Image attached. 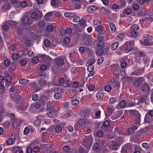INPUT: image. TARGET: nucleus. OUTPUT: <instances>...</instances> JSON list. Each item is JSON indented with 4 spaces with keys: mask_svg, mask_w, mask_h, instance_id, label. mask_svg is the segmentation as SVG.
<instances>
[{
    "mask_svg": "<svg viewBox=\"0 0 153 153\" xmlns=\"http://www.w3.org/2000/svg\"><path fill=\"white\" fill-rule=\"evenodd\" d=\"M16 88L15 87H12L10 88V94L11 99L13 100L16 102L17 103L19 101L21 100L20 95L18 94L16 89Z\"/></svg>",
    "mask_w": 153,
    "mask_h": 153,
    "instance_id": "f257e3e1",
    "label": "nucleus"
},
{
    "mask_svg": "<svg viewBox=\"0 0 153 153\" xmlns=\"http://www.w3.org/2000/svg\"><path fill=\"white\" fill-rule=\"evenodd\" d=\"M134 45V42L133 41L127 42L124 44V49L125 50V52L128 53L132 49Z\"/></svg>",
    "mask_w": 153,
    "mask_h": 153,
    "instance_id": "f03ea898",
    "label": "nucleus"
},
{
    "mask_svg": "<svg viewBox=\"0 0 153 153\" xmlns=\"http://www.w3.org/2000/svg\"><path fill=\"white\" fill-rule=\"evenodd\" d=\"M150 40L149 36L146 35L143 36L142 39L140 40V42L142 45L145 46H150L152 45L150 42Z\"/></svg>",
    "mask_w": 153,
    "mask_h": 153,
    "instance_id": "7ed1b4c3",
    "label": "nucleus"
},
{
    "mask_svg": "<svg viewBox=\"0 0 153 153\" xmlns=\"http://www.w3.org/2000/svg\"><path fill=\"white\" fill-rule=\"evenodd\" d=\"M145 81L143 77H140L135 79L133 82V85L135 87L140 86L141 84Z\"/></svg>",
    "mask_w": 153,
    "mask_h": 153,
    "instance_id": "20e7f679",
    "label": "nucleus"
},
{
    "mask_svg": "<svg viewBox=\"0 0 153 153\" xmlns=\"http://www.w3.org/2000/svg\"><path fill=\"white\" fill-rule=\"evenodd\" d=\"M23 23L27 25H29L32 24L33 21L30 18L27 16H24L22 19Z\"/></svg>",
    "mask_w": 153,
    "mask_h": 153,
    "instance_id": "39448f33",
    "label": "nucleus"
},
{
    "mask_svg": "<svg viewBox=\"0 0 153 153\" xmlns=\"http://www.w3.org/2000/svg\"><path fill=\"white\" fill-rule=\"evenodd\" d=\"M83 145L87 149H89L91 147L92 143L90 139L84 138L83 142Z\"/></svg>",
    "mask_w": 153,
    "mask_h": 153,
    "instance_id": "423d86ee",
    "label": "nucleus"
},
{
    "mask_svg": "<svg viewBox=\"0 0 153 153\" xmlns=\"http://www.w3.org/2000/svg\"><path fill=\"white\" fill-rule=\"evenodd\" d=\"M17 137V135L16 134H13L11 135L12 138H10L7 139V143L8 145H11L13 144L15 142V140Z\"/></svg>",
    "mask_w": 153,
    "mask_h": 153,
    "instance_id": "0eeeda50",
    "label": "nucleus"
},
{
    "mask_svg": "<svg viewBox=\"0 0 153 153\" xmlns=\"http://www.w3.org/2000/svg\"><path fill=\"white\" fill-rule=\"evenodd\" d=\"M103 37L101 36H99L98 37V42L97 44V47L98 48H102L104 45L103 41L104 40Z\"/></svg>",
    "mask_w": 153,
    "mask_h": 153,
    "instance_id": "6e6552de",
    "label": "nucleus"
},
{
    "mask_svg": "<svg viewBox=\"0 0 153 153\" xmlns=\"http://www.w3.org/2000/svg\"><path fill=\"white\" fill-rule=\"evenodd\" d=\"M144 70L145 68H142L139 70L134 71L132 74L135 76H140L144 73Z\"/></svg>",
    "mask_w": 153,
    "mask_h": 153,
    "instance_id": "1a4fd4ad",
    "label": "nucleus"
},
{
    "mask_svg": "<svg viewBox=\"0 0 153 153\" xmlns=\"http://www.w3.org/2000/svg\"><path fill=\"white\" fill-rule=\"evenodd\" d=\"M134 112L137 114V115L135 117V118L134 120L135 123L137 124H139L140 123V116L138 112L137 111H134Z\"/></svg>",
    "mask_w": 153,
    "mask_h": 153,
    "instance_id": "9d476101",
    "label": "nucleus"
},
{
    "mask_svg": "<svg viewBox=\"0 0 153 153\" xmlns=\"http://www.w3.org/2000/svg\"><path fill=\"white\" fill-rule=\"evenodd\" d=\"M149 87L148 83L144 82L141 86V89L143 91L146 92L149 89Z\"/></svg>",
    "mask_w": 153,
    "mask_h": 153,
    "instance_id": "9b49d317",
    "label": "nucleus"
},
{
    "mask_svg": "<svg viewBox=\"0 0 153 153\" xmlns=\"http://www.w3.org/2000/svg\"><path fill=\"white\" fill-rule=\"evenodd\" d=\"M134 54L135 55H136L140 58H142L146 56L145 53L144 51H137Z\"/></svg>",
    "mask_w": 153,
    "mask_h": 153,
    "instance_id": "f8f14e48",
    "label": "nucleus"
},
{
    "mask_svg": "<svg viewBox=\"0 0 153 153\" xmlns=\"http://www.w3.org/2000/svg\"><path fill=\"white\" fill-rule=\"evenodd\" d=\"M152 117L149 115L148 114L146 113L144 118L145 122L149 123L152 122Z\"/></svg>",
    "mask_w": 153,
    "mask_h": 153,
    "instance_id": "ddd939ff",
    "label": "nucleus"
},
{
    "mask_svg": "<svg viewBox=\"0 0 153 153\" xmlns=\"http://www.w3.org/2000/svg\"><path fill=\"white\" fill-rule=\"evenodd\" d=\"M72 103L73 105H76L79 103V101L77 99L76 96L74 95L71 98Z\"/></svg>",
    "mask_w": 153,
    "mask_h": 153,
    "instance_id": "4468645a",
    "label": "nucleus"
},
{
    "mask_svg": "<svg viewBox=\"0 0 153 153\" xmlns=\"http://www.w3.org/2000/svg\"><path fill=\"white\" fill-rule=\"evenodd\" d=\"M22 123L21 121L19 119H16L14 120L12 126L13 127L15 128H16L17 127L21 125Z\"/></svg>",
    "mask_w": 153,
    "mask_h": 153,
    "instance_id": "2eb2a0df",
    "label": "nucleus"
},
{
    "mask_svg": "<svg viewBox=\"0 0 153 153\" xmlns=\"http://www.w3.org/2000/svg\"><path fill=\"white\" fill-rule=\"evenodd\" d=\"M111 85L114 87H116L119 88L120 86V82L118 80H116L114 79L111 80Z\"/></svg>",
    "mask_w": 153,
    "mask_h": 153,
    "instance_id": "dca6fc26",
    "label": "nucleus"
},
{
    "mask_svg": "<svg viewBox=\"0 0 153 153\" xmlns=\"http://www.w3.org/2000/svg\"><path fill=\"white\" fill-rule=\"evenodd\" d=\"M46 114L50 117H54L57 116V113L55 111H50L47 112Z\"/></svg>",
    "mask_w": 153,
    "mask_h": 153,
    "instance_id": "f3484780",
    "label": "nucleus"
},
{
    "mask_svg": "<svg viewBox=\"0 0 153 153\" xmlns=\"http://www.w3.org/2000/svg\"><path fill=\"white\" fill-rule=\"evenodd\" d=\"M104 92L102 91H99L97 92L96 94V97L99 99L102 98L104 96Z\"/></svg>",
    "mask_w": 153,
    "mask_h": 153,
    "instance_id": "a211bd4d",
    "label": "nucleus"
},
{
    "mask_svg": "<svg viewBox=\"0 0 153 153\" xmlns=\"http://www.w3.org/2000/svg\"><path fill=\"white\" fill-rule=\"evenodd\" d=\"M97 8L96 6L95 5L91 6L88 8V12L89 13H91L95 10Z\"/></svg>",
    "mask_w": 153,
    "mask_h": 153,
    "instance_id": "6ab92c4d",
    "label": "nucleus"
},
{
    "mask_svg": "<svg viewBox=\"0 0 153 153\" xmlns=\"http://www.w3.org/2000/svg\"><path fill=\"white\" fill-rule=\"evenodd\" d=\"M46 82L45 80L40 79L38 82V84L41 87L45 86L46 85Z\"/></svg>",
    "mask_w": 153,
    "mask_h": 153,
    "instance_id": "aec40b11",
    "label": "nucleus"
},
{
    "mask_svg": "<svg viewBox=\"0 0 153 153\" xmlns=\"http://www.w3.org/2000/svg\"><path fill=\"white\" fill-rule=\"evenodd\" d=\"M125 36V35L124 33H121L118 35L117 37V40L120 41H122L124 38Z\"/></svg>",
    "mask_w": 153,
    "mask_h": 153,
    "instance_id": "412c9836",
    "label": "nucleus"
},
{
    "mask_svg": "<svg viewBox=\"0 0 153 153\" xmlns=\"http://www.w3.org/2000/svg\"><path fill=\"white\" fill-rule=\"evenodd\" d=\"M119 69L120 67L118 65L114 64L112 66V70H113V72L116 73L118 72Z\"/></svg>",
    "mask_w": 153,
    "mask_h": 153,
    "instance_id": "4be33fe9",
    "label": "nucleus"
},
{
    "mask_svg": "<svg viewBox=\"0 0 153 153\" xmlns=\"http://www.w3.org/2000/svg\"><path fill=\"white\" fill-rule=\"evenodd\" d=\"M59 3V0H52L51 1V5L54 7H57Z\"/></svg>",
    "mask_w": 153,
    "mask_h": 153,
    "instance_id": "5701e85b",
    "label": "nucleus"
},
{
    "mask_svg": "<svg viewBox=\"0 0 153 153\" xmlns=\"http://www.w3.org/2000/svg\"><path fill=\"white\" fill-rule=\"evenodd\" d=\"M93 148L94 150L99 151L102 150L100 145L97 143H94V144Z\"/></svg>",
    "mask_w": 153,
    "mask_h": 153,
    "instance_id": "b1692460",
    "label": "nucleus"
},
{
    "mask_svg": "<svg viewBox=\"0 0 153 153\" xmlns=\"http://www.w3.org/2000/svg\"><path fill=\"white\" fill-rule=\"evenodd\" d=\"M64 16L66 17H73L75 16V14L74 13L67 12L64 13Z\"/></svg>",
    "mask_w": 153,
    "mask_h": 153,
    "instance_id": "393cba45",
    "label": "nucleus"
},
{
    "mask_svg": "<svg viewBox=\"0 0 153 153\" xmlns=\"http://www.w3.org/2000/svg\"><path fill=\"white\" fill-rule=\"evenodd\" d=\"M9 25L6 24V22H4L2 27V29L5 31L9 29Z\"/></svg>",
    "mask_w": 153,
    "mask_h": 153,
    "instance_id": "a878e982",
    "label": "nucleus"
},
{
    "mask_svg": "<svg viewBox=\"0 0 153 153\" xmlns=\"http://www.w3.org/2000/svg\"><path fill=\"white\" fill-rule=\"evenodd\" d=\"M103 26L101 25H99L95 27V30L100 33H103Z\"/></svg>",
    "mask_w": 153,
    "mask_h": 153,
    "instance_id": "bb28decb",
    "label": "nucleus"
},
{
    "mask_svg": "<svg viewBox=\"0 0 153 153\" xmlns=\"http://www.w3.org/2000/svg\"><path fill=\"white\" fill-rule=\"evenodd\" d=\"M53 104L51 102H49L47 103V108L48 110L51 111L53 109Z\"/></svg>",
    "mask_w": 153,
    "mask_h": 153,
    "instance_id": "cd10ccee",
    "label": "nucleus"
},
{
    "mask_svg": "<svg viewBox=\"0 0 153 153\" xmlns=\"http://www.w3.org/2000/svg\"><path fill=\"white\" fill-rule=\"evenodd\" d=\"M6 24L9 25L10 26L13 27L17 24V22L13 21H7L6 22Z\"/></svg>",
    "mask_w": 153,
    "mask_h": 153,
    "instance_id": "c85d7f7f",
    "label": "nucleus"
},
{
    "mask_svg": "<svg viewBox=\"0 0 153 153\" xmlns=\"http://www.w3.org/2000/svg\"><path fill=\"white\" fill-rule=\"evenodd\" d=\"M64 62V60L61 58L58 59L56 61V64L59 66H62Z\"/></svg>",
    "mask_w": 153,
    "mask_h": 153,
    "instance_id": "c756f323",
    "label": "nucleus"
},
{
    "mask_svg": "<svg viewBox=\"0 0 153 153\" xmlns=\"http://www.w3.org/2000/svg\"><path fill=\"white\" fill-rule=\"evenodd\" d=\"M65 82V80L64 78H60L58 80V83L56 84V85L58 86H61Z\"/></svg>",
    "mask_w": 153,
    "mask_h": 153,
    "instance_id": "7c9ffc66",
    "label": "nucleus"
},
{
    "mask_svg": "<svg viewBox=\"0 0 153 153\" xmlns=\"http://www.w3.org/2000/svg\"><path fill=\"white\" fill-rule=\"evenodd\" d=\"M119 44V43L118 42H115L111 46V49L113 50H116Z\"/></svg>",
    "mask_w": 153,
    "mask_h": 153,
    "instance_id": "2f4dec72",
    "label": "nucleus"
},
{
    "mask_svg": "<svg viewBox=\"0 0 153 153\" xmlns=\"http://www.w3.org/2000/svg\"><path fill=\"white\" fill-rule=\"evenodd\" d=\"M109 26L112 32H114L116 30V27L114 23L111 22L109 24Z\"/></svg>",
    "mask_w": 153,
    "mask_h": 153,
    "instance_id": "473e14b6",
    "label": "nucleus"
},
{
    "mask_svg": "<svg viewBox=\"0 0 153 153\" xmlns=\"http://www.w3.org/2000/svg\"><path fill=\"white\" fill-rule=\"evenodd\" d=\"M81 115L82 117L86 118L89 115V113L86 111H84L81 113Z\"/></svg>",
    "mask_w": 153,
    "mask_h": 153,
    "instance_id": "72a5a7b5",
    "label": "nucleus"
},
{
    "mask_svg": "<svg viewBox=\"0 0 153 153\" xmlns=\"http://www.w3.org/2000/svg\"><path fill=\"white\" fill-rule=\"evenodd\" d=\"M19 82L20 84H23L28 83L29 81L25 79H19Z\"/></svg>",
    "mask_w": 153,
    "mask_h": 153,
    "instance_id": "f704fd0d",
    "label": "nucleus"
},
{
    "mask_svg": "<svg viewBox=\"0 0 153 153\" xmlns=\"http://www.w3.org/2000/svg\"><path fill=\"white\" fill-rule=\"evenodd\" d=\"M79 25L82 29H83L86 26L85 22L84 20H81L79 22Z\"/></svg>",
    "mask_w": 153,
    "mask_h": 153,
    "instance_id": "c9c22d12",
    "label": "nucleus"
},
{
    "mask_svg": "<svg viewBox=\"0 0 153 153\" xmlns=\"http://www.w3.org/2000/svg\"><path fill=\"white\" fill-rule=\"evenodd\" d=\"M95 61V60L94 58L89 59L87 61V65H92L94 64Z\"/></svg>",
    "mask_w": 153,
    "mask_h": 153,
    "instance_id": "e433bc0d",
    "label": "nucleus"
},
{
    "mask_svg": "<svg viewBox=\"0 0 153 153\" xmlns=\"http://www.w3.org/2000/svg\"><path fill=\"white\" fill-rule=\"evenodd\" d=\"M86 120L85 119H81L79 121V123L80 126H83L86 124Z\"/></svg>",
    "mask_w": 153,
    "mask_h": 153,
    "instance_id": "4c0bfd02",
    "label": "nucleus"
},
{
    "mask_svg": "<svg viewBox=\"0 0 153 153\" xmlns=\"http://www.w3.org/2000/svg\"><path fill=\"white\" fill-rule=\"evenodd\" d=\"M141 58H140L136 55H135L134 57V61L137 63H140L141 62Z\"/></svg>",
    "mask_w": 153,
    "mask_h": 153,
    "instance_id": "58836bf2",
    "label": "nucleus"
},
{
    "mask_svg": "<svg viewBox=\"0 0 153 153\" xmlns=\"http://www.w3.org/2000/svg\"><path fill=\"white\" fill-rule=\"evenodd\" d=\"M52 91L50 90H45L44 91V94L46 97H49L51 94Z\"/></svg>",
    "mask_w": 153,
    "mask_h": 153,
    "instance_id": "ea45409f",
    "label": "nucleus"
},
{
    "mask_svg": "<svg viewBox=\"0 0 153 153\" xmlns=\"http://www.w3.org/2000/svg\"><path fill=\"white\" fill-rule=\"evenodd\" d=\"M11 77L10 75H7L5 77V80L7 82V84H10L11 82Z\"/></svg>",
    "mask_w": 153,
    "mask_h": 153,
    "instance_id": "a19ab883",
    "label": "nucleus"
},
{
    "mask_svg": "<svg viewBox=\"0 0 153 153\" xmlns=\"http://www.w3.org/2000/svg\"><path fill=\"white\" fill-rule=\"evenodd\" d=\"M128 145H126L124 146H123L121 151V153H127L126 151Z\"/></svg>",
    "mask_w": 153,
    "mask_h": 153,
    "instance_id": "79ce46f5",
    "label": "nucleus"
},
{
    "mask_svg": "<svg viewBox=\"0 0 153 153\" xmlns=\"http://www.w3.org/2000/svg\"><path fill=\"white\" fill-rule=\"evenodd\" d=\"M54 98L56 99H59L61 98V95L59 93H56L54 95Z\"/></svg>",
    "mask_w": 153,
    "mask_h": 153,
    "instance_id": "37998d69",
    "label": "nucleus"
},
{
    "mask_svg": "<svg viewBox=\"0 0 153 153\" xmlns=\"http://www.w3.org/2000/svg\"><path fill=\"white\" fill-rule=\"evenodd\" d=\"M126 104V103L125 101L124 100H122L120 101V107L122 108H123L125 107Z\"/></svg>",
    "mask_w": 153,
    "mask_h": 153,
    "instance_id": "c03bdc74",
    "label": "nucleus"
},
{
    "mask_svg": "<svg viewBox=\"0 0 153 153\" xmlns=\"http://www.w3.org/2000/svg\"><path fill=\"white\" fill-rule=\"evenodd\" d=\"M63 149L66 152H68L71 150V148L68 146H65L63 147Z\"/></svg>",
    "mask_w": 153,
    "mask_h": 153,
    "instance_id": "a18cd8bd",
    "label": "nucleus"
},
{
    "mask_svg": "<svg viewBox=\"0 0 153 153\" xmlns=\"http://www.w3.org/2000/svg\"><path fill=\"white\" fill-rule=\"evenodd\" d=\"M4 89L3 83L0 84V94H2L4 91Z\"/></svg>",
    "mask_w": 153,
    "mask_h": 153,
    "instance_id": "49530a36",
    "label": "nucleus"
},
{
    "mask_svg": "<svg viewBox=\"0 0 153 153\" xmlns=\"http://www.w3.org/2000/svg\"><path fill=\"white\" fill-rule=\"evenodd\" d=\"M20 55L18 53H15L13 54L12 57L14 60H16L19 58Z\"/></svg>",
    "mask_w": 153,
    "mask_h": 153,
    "instance_id": "de8ad7c7",
    "label": "nucleus"
},
{
    "mask_svg": "<svg viewBox=\"0 0 153 153\" xmlns=\"http://www.w3.org/2000/svg\"><path fill=\"white\" fill-rule=\"evenodd\" d=\"M87 66H88V67L87 68V70L88 71H92L94 69V66L93 65H87Z\"/></svg>",
    "mask_w": 153,
    "mask_h": 153,
    "instance_id": "09e8293b",
    "label": "nucleus"
},
{
    "mask_svg": "<svg viewBox=\"0 0 153 153\" xmlns=\"http://www.w3.org/2000/svg\"><path fill=\"white\" fill-rule=\"evenodd\" d=\"M32 62L34 64H36L39 62V59L37 57H35L32 59Z\"/></svg>",
    "mask_w": 153,
    "mask_h": 153,
    "instance_id": "8fccbe9b",
    "label": "nucleus"
},
{
    "mask_svg": "<svg viewBox=\"0 0 153 153\" xmlns=\"http://www.w3.org/2000/svg\"><path fill=\"white\" fill-rule=\"evenodd\" d=\"M55 129L57 132H60L62 131V128L59 126H57L55 127Z\"/></svg>",
    "mask_w": 153,
    "mask_h": 153,
    "instance_id": "3c124183",
    "label": "nucleus"
},
{
    "mask_svg": "<svg viewBox=\"0 0 153 153\" xmlns=\"http://www.w3.org/2000/svg\"><path fill=\"white\" fill-rule=\"evenodd\" d=\"M104 59V58L103 57H100L97 61V63L99 65H101Z\"/></svg>",
    "mask_w": 153,
    "mask_h": 153,
    "instance_id": "603ef678",
    "label": "nucleus"
},
{
    "mask_svg": "<svg viewBox=\"0 0 153 153\" xmlns=\"http://www.w3.org/2000/svg\"><path fill=\"white\" fill-rule=\"evenodd\" d=\"M112 88L111 85H107L105 87V90L107 92H110Z\"/></svg>",
    "mask_w": 153,
    "mask_h": 153,
    "instance_id": "864d4df0",
    "label": "nucleus"
},
{
    "mask_svg": "<svg viewBox=\"0 0 153 153\" xmlns=\"http://www.w3.org/2000/svg\"><path fill=\"white\" fill-rule=\"evenodd\" d=\"M31 16L32 19H35L37 17V14L36 12H33L31 13Z\"/></svg>",
    "mask_w": 153,
    "mask_h": 153,
    "instance_id": "5fc2aeb1",
    "label": "nucleus"
},
{
    "mask_svg": "<svg viewBox=\"0 0 153 153\" xmlns=\"http://www.w3.org/2000/svg\"><path fill=\"white\" fill-rule=\"evenodd\" d=\"M103 53V51L100 49H98L97 51V54L98 56H101Z\"/></svg>",
    "mask_w": 153,
    "mask_h": 153,
    "instance_id": "6e6d98bb",
    "label": "nucleus"
},
{
    "mask_svg": "<svg viewBox=\"0 0 153 153\" xmlns=\"http://www.w3.org/2000/svg\"><path fill=\"white\" fill-rule=\"evenodd\" d=\"M146 22L150 23L153 21V19L152 17H145Z\"/></svg>",
    "mask_w": 153,
    "mask_h": 153,
    "instance_id": "4d7b16f0",
    "label": "nucleus"
},
{
    "mask_svg": "<svg viewBox=\"0 0 153 153\" xmlns=\"http://www.w3.org/2000/svg\"><path fill=\"white\" fill-rule=\"evenodd\" d=\"M131 34L132 37H136L138 35V33L136 31L134 30L131 32Z\"/></svg>",
    "mask_w": 153,
    "mask_h": 153,
    "instance_id": "13d9d810",
    "label": "nucleus"
},
{
    "mask_svg": "<svg viewBox=\"0 0 153 153\" xmlns=\"http://www.w3.org/2000/svg\"><path fill=\"white\" fill-rule=\"evenodd\" d=\"M27 3L25 1L21 2L20 3V5L22 7H25L27 5Z\"/></svg>",
    "mask_w": 153,
    "mask_h": 153,
    "instance_id": "bf43d9fd",
    "label": "nucleus"
},
{
    "mask_svg": "<svg viewBox=\"0 0 153 153\" xmlns=\"http://www.w3.org/2000/svg\"><path fill=\"white\" fill-rule=\"evenodd\" d=\"M70 41V39L69 38L67 37L65 38L64 40V42L66 44L69 43Z\"/></svg>",
    "mask_w": 153,
    "mask_h": 153,
    "instance_id": "052dcab7",
    "label": "nucleus"
},
{
    "mask_svg": "<svg viewBox=\"0 0 153 153\" xmlns=\"http://www.w3.org/2000/svg\"><path fill=\"white\" fill-rule=\"evenodd\" d=\"M103 131L101 130L98 131L97 133V134L99 137L102 136L103 135Z\"/></svg>",
    "mask_w": 153,
    "mask_h": 153,
    "instance_id": "680f3d73",
    "label": "nucleus"
},
{
    "mask_svg": "<svg viewBox=\"0 0 153 153\" xmlns=\"http://www.w3.org/2000/svg\"><path fill=\"white\" fill-rule=\"evenodd\" d=\"M131 28L134 30H138L139 29V26L136 25H133L131 27Z\"/></svg>",
    "mask_w": 153,
    "mask_h": 153,
    "instance_id": "e2e57ef3",
    "label": "nucleus"
},
{
    "mask_svg": "<svg viewBox=\"0 0 153 153\" xmlns=\"http://www.w3.org/2000/svg\"><path fill=\"white\" fill-rule=\"evenodd\" d=\"M10 8V4L9 3H7L5 4L3 6V9L4 10H7L9 9Z\"/></svg>",
    "mask_w": 153,
    "mask_h": 153,
    "instance_id": "0e129e2a",
    "label": "nucleus"
},
{
    "mask_svg": "<svg viewBox=\"0 0 153 153\" xmlns=\"http://www.w3.org/2000/svg\"><path fill=\"white\" fill-rule=\"evenodd\" d=\"M38 96L37 94H35L32 96V99L34 101H36L38 99Z\"/></svg>",
    "mask_w": 153,
    "mask_h": 153,
    "instance_id": "69168bd1",
    "label": "nucleus"
},
{
    "mask_svg": "<svg viewBox=\"0 0 153 153\" xmlns=\"http://www.w3.org/2000/svg\"><path fill=\"white\" fill-rule=\"evenodd\" d=\"M20 63L22 66H24L26 65V61L25 59H22L20 60Z\"/></svg>",
    "mask_w": 153,
    "mask_h": 153,
    "instance_id": "338daca9",
    "label": "nucleus"
},
{
    "mask_svg": "<svg viewBox=\"0 0 153 153\" xmlns=\"http://www.w3.org/2000/svg\"><path fill=\"white\" fill-rule=\"evenodd\" d=\"M65 30L66 34H70L72 33V30L71 28H67Z\"/></svg>",
    "mask_w": 153,
    "mask_h": 153,
    "instance_id": "774afa93",
    "label": "nucleus"
}]
</instances>
